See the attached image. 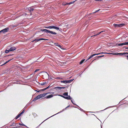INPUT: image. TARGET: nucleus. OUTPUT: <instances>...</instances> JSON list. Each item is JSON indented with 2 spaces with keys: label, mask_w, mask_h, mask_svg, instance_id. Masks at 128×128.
Here are the masks:
<instances>
[{
  "label": "nucleus",
  "mask_w": 128,
  "mask_h": 128,
  "mask_svg": "<svg viewBox=\"0 0 128 128\" xmlns=\"http://www.w3.org/2000/svg\"><path fill=\"white\" fill-rule=\"evenodd\" d=\"M40 31L42 32H44L47 33H50L52 34H56V33L55 32L50 30L46 29H41Z\"/></svg>",
  "instance_id": "f257e3e1"
},
{
  "label": "nucleus",
  "mask_w": 128,
  "mask_h": 128,
  "mask_svg": "<svg viewBox=\"0 0 128 128\" xmlns=\"http://www.w3.org/2000/svg\"><path fill=\"white\" fill-rule=\"evenodd\" d=\"M59 96H60L61 97H62V98H64L65 99H67V100H71L72 98L71 97H70V96H68L67 97H65L64 96L62 95H59Z\"/></svg>",
  "instance_id": "f03ea898"
},
{
  "label": "nucleus",
  "mask_w": 128,
  "mask_h": 128,
  "mask_svg": "<svg viewBox=\"0 0 128 128\" xmlns=\"http://www.w3.org/2000/svg\"><path fill=\"white\" fill-rule=\"evenodd\" d=\"M2 30L3 32V34H5L6 32H8L9 30V29L8 28H7Z\"/></svg>",
  "instance_id": "7ed1b4c3"
},
{
  "label": "nucleus",
  "mask_w": 128,
  "mask_h": 128,
  "mask_svg": "<svg viewBox=\"0 0 128 128\" xmlns=\"http://www.w3.org/2000/svg\"><path fill=\"white\" fill-rule=\"evenodd\" d=\"M128 45V42H125L122 43L118 44H116L117 45H118V46H122L123 45Z\"/></svg>",
  "instance_id": "20e7f679"
},
{
  "label": "nucleus",
  "mask_w": 128,
  "mask_h": 128,
  "mask_svg": "<svg viewBox=\"0 0 128 128\" xmlns=\"http://www.w3.org/2000/svg\"><path fill=\"white\" fill-rule=\"evenodd\" d=\"M34 6H33L29 8L28 9L30 12H32L34 10Z\"/></svg>",
  "instance_id": "39448f33"
},
{
  "label": "nucleus",
  "mask_w": 128,
  "mask_h": 128,
  "mask_svg": "<svg viewBox=\"0 0 128 128\" xmlns=\"http://www.w3.org/2000/svg\"><path fill=\"white\" fill-rule=\"evenodd\" d=\"M53 28L56 29L57 30H59L60 31H61L62 30V29L61 28L54 26H53Z\"/></svg>",
  "instance_id": "423d86ee"
},
{
  "label": "nucleus",
  "mask_w": 128,
  "mask_h": 128,
  "mask_svg": "<svg viewBox=\"0 0 128 128\" xmlns=\"http://www.w3.org/2000/svg\"><path fill=\"white\" fill-rule=\"evenodd\" d=\"M40 97L39 95L37 96L33 100V101H35L37 100L40 98Z\"/></svg>",
  "instance_id": "0eeeda50"
},
{
  "label": "nucleus",
  "mask_w": 128,
  "mask_h": 128,
  "mask_svg": "<svg viewBox=\"0 0 128 128\" xmlns=\"http://www.w3.org/2000/svg\"><path fill=\"white\" fill-rule=\"evenodd\" d=\"M16 49V47H14L11 48L9 49L10 51H13Z\"/></svg>",
  "instance_id": "6e6552de"
},
{
  "label": "nucleus",
  "mask_w": 128,
  "mask_h": 128,
  "mask_svg": "<svg viewBox=\"0 0 128 128\" xmlns=\"http://www.w3.org/2000/svg\"><path fill=\"white\" fill-rule=\"evenodd\" d=\"M75 1H72V2H70L68 3H67L66 4H64V5H68V4L70 5V4H72L74 3V2Z\"/></svg>",
  "instance_id": "1a4fd4ad"
},
{
  "label": "nucleus",
  "mask_w": 128,
  "mask_h": 128,
  "mask_svg": "<svg viewBox=\"0 0 128 128\" xmlns=\"http://www.w3.org/2000/svg\"><path fill=\"white\" fill-rule=\"evenodd\" d=\"M47 94V93H45L43 94H40L39 95L40 96V98H42V97L46 95Z\"/></svg>",
  "instance_id": "9d476101"
},
{
  "label": "nucleus",
  "mask_w": 128,
  "mask_h": 128,
  "mask_svg": "<svg viewBox=\"0 0 128 128\" xmlns=\"http://www.w3.org/2000/svg\"><path fill=\"white\" fill-rule=\"evenodd\" d=\"M44 28H47L48 29H51L52 28H53V26H45Z\"/></svg>",
  "instance_id": "9b49d317"
},
{
  "label": "nucleus",
  "mask_w": 128,
  "mask_h": 128,
  "mask_svg": "<svg viewBox=\"0 0 128 128\" xmlns=\"http://www.w3.org/2000/svg\"><path fill=\"white\" fill-rule=\"evenodd\" d=\"M125 25V24L124 23H122L119 24V27H122Z\"/></svg>",
  "instance_id": "f8f14e48"
},
{
  "label": "nucleus",
  "mask_w": 128,
  "mask_h": 128,
  "mask_svg": "<svg viewBox=\"0 0 128 128\" xmlns=\"http://www.w3.org/2000/svg\"><path fill=\"white\" fill-rule=\"evenodd\" d=\"M53 96L52 95H49L46 96V98H51L53 97Z\"/></svg>",
  "instance_id": "ddd939ff"
},
{
  "label": "nucleus",
  "mask_w": 128,
  "mask_h": 128,
  "mask_svg": "<svg viewBox=\"0 0 128 128\" xmlns=\"http://www.w3.org/2000/svg\"><path fill=\"white\" fill-rule=\"evenodd\" d=\"M74 79H72L70 80H67V83H71L72 81H73Z\"/></svg>",
  "instance_id": "4468645a"
},
{
  "label": "nucleus",
  "mask_w": 128,
  "mask_h": 128,
  "mask_svg": "<svg viewBox=\"0 0 128 128\" xmlns=\"http://www.w3.org/2000/svg\"><path fill=\"white\" fill-rule=\"evenodd\" d=\"M54 88L55 89H56V90H60L61 89V88L60 87H55Z\"/></svg>",
  "instance_id": "2eb2a0df"
},
{
  "label": "nucleus",
  "mask_w": 128,
  "mask_h": 128,
  "mask_svg": "<svg viewBox=\"0 0 128 128\" xmlns=\"http://www.w3.org/2000/svg\"><path fill=\"white\" fill-rule=\"evenodd\" d=\"M62 112V111H60V112H58L57 113V114H54V115H53V116H50V117H49V118H47V119H46V120H48V118H50V117H52V116H55V115H56V114H59V113H60V112Z\"/></svg>",
  "instance_id": "dca6fc26"
},
{
  "label": "nucleus",
  "mask_w": 128,
  "mask_h": 128,
  "mask_svg": "<svg viewBox=\"0 0 128 128\" xmlns=\"http://www.w3.org/2000/svg\"><path fill=\"white\" fill-rule=\"evenodd\" d=\"M38 83H39V85L42 86V85H44V84H45L46 83V82H43L41 84H40V83L39 82Z\"/></svg>",
  "instance_id": "f3484780"
},
{
  "label": "nucleus",
  "mask_w": 128,
  "mask_h": 128,
  "mask_svg": "<svg viewBox=\"0 0 128 128\" xmlns=\"http://www.w3.org/2000/svg\"><path fill=\"white\" fill-rule=\"evenodd\" d=\"M61 83H63L65 84H67V80L61 81H60Z\"/></svg>",
  "instance_id": "a211bd4d"
},
{
  "label": "nucleus",
  "mask_w": 128,
  "mask_h": 128,
  "mask_svg": "<svg viewBox=\"0 0 128 128\" xmlns=\"http://www.w3.org/2000/svg\"><path fill=\"white\" fill-rule=\"evenodd\" d=\"M13 59V58H12V59H11L8 60V61H6L5 63H4V64H2V65H1V66H2L4 65V64L7 63H8V62H9L11 60H12Z\"/></svg>",
  "instance_id": "6ab92c4d"
},
{
  "label": "nucleus",
  "mask_w": 128,
  "mask_h": 128,
  "mask_svg": "<svg viewBox=\"0 0 128 128\" xmlns=\"http://www.w3.org/2000/svg\"><path fill=\"white\" fill-rule=\"evenodd\" d=\"M21 115L19 114H18L17 116H16L15 117V119H17L18 118H19Z\"/></svg>",
  "instance_id": "aec40b11"
},
{
  "label": "nucleus",
  "mask_w": 128,
  "mask_h": 128,
  "mask_svg": "<svg viewBox=\"0 0 128 128\" xmlns=\"http://www.w3.org/2000/svg\"><path fill=\"white\" fill-rule=\"evenodd\" d=\"M100 10V9H99V10H96V11H95V12H92V13H90V14H89L88 15H89V16H90V14H94V13H96V12H98V11H99Z\"/></svg>",
  "instance_id": "412c9836"
},
{
  "label": "nucleus",
  "mask_w": 128,
  "mask_h": 128,
  "mask_svg": "<svg viewBox=\"0 0 128 128\" xmlns=\"http://www.w3.org/2000/svg\"><path fill=\"white\" fill-rule=\"evenodd\" d=\"M68 92H65L63 94V95L65 96H68Z\"/></svg>",
  "instance_id": "4be33fe9"
},
{
  "label": "nucleus",
  "mask_w": 128,
  "mask_h": 128,
  "mask_svg": "<svg viewBox=\"0 0 128 128\" xmlns=\"http://www.w3.org/2000/svg\"><path fill=\"white\" fill-rule=\"evenodd\" d=\"M40 41L41 40H48V39H46L43 38H39Z\"/></svg>",
  "instance_id": "5701e85b"
},
{
  "label": "nucleus",
  "mask_w": 128,
  "mask_h": 128,
  "mask_svg": "<svg viewBox=\"0 0 128 128\" xmlns=\"http://www.w3.org/2000/svg\"><path fill=\"white\" fill-rule=\"evenodd\" d=\"M85 60V59H83L80 62L79 64H82Z\"/></svg>",
  "instance_id": "b1692460"
},
{
  "label": "nucleus",
  "mask_w": 128,
  "mask_h": 128,
  "mask_svg": "<svg viewBox=\"0 0 128 128\" xmlns=\"http://www.w3.org/2000/svg\"><path fill=\"white\" fill-rule=\"evenodd\" d=\"M112 54L114 55H121V53H112Z\"/></svg>",
  "instance_id": "393cba45"
},
{
  "label": "nucleus",
  "mask_w": 128,
  "mask_h": 128,
  "mask_svg": "<svg viewBox=\"0 0 128 128\" xmlns=\"http://www.w3.org/2000/svg\"><path fill=\"white\" fill-rule=\"evenodd\" d=\"M39 39H36L35 40H33V42L35 41L36 42H37L39 41Z\"/></svg>",
  "instance_id": "a878e982"
},
{
  "label": "nucleus",
  "mask_w": 128,
  "mask_h": 128,
  "mask_svg": "<svg viewBox=\"0 0 128 128\" xmlns=\"http://www.w3.org/2000/svg\"><path fill=\"white\" fill-rule=\"evenodd\" d=\"M10 52V50L9 49L8 50H6L5 51V52L6 53H8V52Z\"/></svg>",
  "instance_id": "bb28decb"
},
{
  "label": "nucleus",
  "mask_w": 128,
  "mask_h": 128,
  "mask_svg": "<svg viewBox=\"0 0 128 128\" xmlns=\"http://www.w3.org/2000/svg\"><path fill=\"white\" fill-rule=\"evenodd\" d=\"M114 26L115 27H119V24H114Z\"/></svg>",
  "instance_id": "cd10ccee"
},
{
  "label": "nucleus",
  "mask_w": 128,
  "mask_h": 128,
  "mask_svg": "<svg viewBox=\"0 0 128 128\" xmlns=\"http://www.w3.org/2000/svg\"><path fill=\"white\" fill-rule=\"evenodd\" d=\"M93 56H94V55H93V54L91 55L87 59V60L89 59H90L92 58Z\"/></svg>",
  "instance_id": "c85d7f7f"
},
{
  "label": "nucleus",
  "mask_w": 128,
  "mask_h": 128,
  "mask_svg": "<svg viewBox=\"0 0 128 128\" xmlns=\"http://www.w3.org/2000/svg\"><path fill=\"white\" fill-rule=\"evenodd\" d=\"M24 112H25V110H23L22 111L20 114L21 115L22 114H23L24 113Z\"/></svg>",
  "instance_id": "c756f323"
},
{
  "label": "nucleus",
  "mask_w": 128,
  "mask_h": 128,
  "mask_svg": "<svg viewBox=\"0 0 128 128\" xmlns=\"http://www.w3.org/2000/svg\"><path fill=\"white\" fill-rule=\"evenodd\" d=\"M121 55L128 54V52H124L123 53H121Z\"/></svg>",
  "instance_id": "7c9ffc66"
},
{
  "label": "nucleus",
  "mask_w": 128,
  "mask_h": 128,
  "mask_svg": "<svg viewBox=\"0 0 128 128\" xmlns=\"http://www.w3.org/2000/svg\"><path fill=\"white\" fill-rule=\"evenodd\" d=\"M19 124L20 126H26V125H24V124L23 123H19Z\"/></svg>",
  "instance_id": "2f4dec72"
},
{
  "label": "nucleus",
  "mask_w": 128,
  "mask_h": 128,
  "mask_svg": "<svg viewBox=\"0 0 128 128\" xmlns=\"http://www.w3.org/2000/svg\"><path fill=\"white\" fill-rule=\"evenodd\" d=\"M77 106L80 108L79 110H80L82 111H84L79 106Z\"/></svg>",
  "instance_id": "473e14b6"
},
{
  "label": "nucleus",
  "mask_w": 128,
  "mask_h": 128,
  "mask_svg": "<svg viewBox=\"0 0 128 128\" xmlns=\"http://www.w3.org/2000/svg\"><path fill=\"white\" fill-rule=\"evenodd\" d=\"M54 45L56 46H58V43H54Z\"/></svg>",
  "instance_id": "72a5a7b5"
},
{
  "label": "nucleus",
  "mask_w": 128,
  "mask_h": 128,
  "mask_svg": "<svg viewBox=\"0 0 128 128\" xmlns=\"http://www.w3.org/2000/svg\"><path fill=\"white\" fill-rule=\"evenodd\" d=\"M97 35H97V34H94V35H93V36H91V37H93V36H97Z\"/></svg>",
  "instance_id": "f704fd0d"
},
{
  "label": "nucleus",
  "mask_w": 128,
  "mask_h": 128,
  "mask_svg": "<svg viewBox=\"0 0 128 128\" xmlns=\"http://www.w3.org/2000/svg\"><path fill=\"white\" fill-rule=\"evenodd\" d=\"M33 115L34 116H36V114L35 113H33Z\"/></svg>",
  "instance_id": "c9c22d12"
},
{
  "label": "nucleus",
  "mask_w": 128,
  "mask_h": 128,
  "mask_svg": "<svg viewBox=\"0 0 128 128\" xmlns=\"http://www.w3.org/2000/svg\"><path fill=\"white\" fill-rule=\"evenodd\" d=\"M104 56V55H102V56H97V57H98V58H100V57H103Z\"/></svg>",
  "instance_id": "e433bc0d"
},
{
  "label": "nucleus",
  "mask_w": 128,
  "mask_h": 128,
  "mask_svg": "<svg viewBox=\"0 0 128 128\" xmlns=\"http://www.w3.org/2000/svg\"><path fill=\"white\" fill-rule=\"evenodd\" d=\"M45 90V88H44L43 89H41V90H40V91H44Z\"/></svg>",
  "instance_id": "4c0bfd02"
},
{
  "label": "nucleus",
  "mask_w": 128,
  "mask_h": 128,
  "mask_svg": "<svg viewBox=\"0 0 128 128\" xmlns=\"http://www.w3.org/2000/svg\"><path fill=\"white\" fill-rule=\"evenodd\" d=\"M39 70V69H36V70H35V71H34V72H37V71H38V70Z\"/></svg>",
  "instance_id": "58836bf2"
},
{
  "label": "nucleus",
  "mask_w": 128,
  "mask_h": 128,
  "mask_svg": "<svg viewBox=\"0 0 128 128\" xmlns=\"http://www.w3.org/2000/svg\"><path fill=\"white\" fill-rule=\"evenodd\" d=\"M58 46V47L60 48H61V46L60 45V44H58V46Z\"/></svg>",
  "instance_id": "ea45409f"
},
{
  "label": "nucleus",
  "mask_w": 128,
  "mask_h": 128,
  "mask_svg": "<svg viewBox=\"0 0 128 128\" xmlns=\"http://www.w3.org/2000/svg\"><path fill=\"white\" fill-rule=\"evenodd\" d=\"M71 101L72 102V103L73 104H75V105H77L76 104H74V103L73 102V101H72V100H71Z\"/></svg>",
  "instance_id": "a19ab883"
},
{
  "label": "nucleus",
  "mask_w": 128,
  "mask_h": 128,
  "mask_svg": "<svg viewBox=\"0 0 128 128\" xmlns=\"http://www.w3.org/2000/svg\"><path fill=\"white\" fill-rule=\"evenodd\" d=\"M106 52H101L100 53V54H106Z\"/></svg>",
  "instance_id": "79ce46f5"
},
{
  "label": "nucleus",
  "mask_w": 128,
  "mask_h": 128,
  "mask_svg": "<svg viewBox=\"0 0 128 128\" xmlns=\"http://www.w3.org/2000/svg\"><path fill=\"white\" fill-rule=\"evenodd\" d=\"M0 32H1V33H2L3 34V30H1L0 31Z\"/></svg>",
  "instance_id": "37998d69"
},
{
  "label": "nucleus",
  "mask_w": 128,
  "mask_h": 128,
  "mask_svg": "<svg viewBox=\"0 0 128 128\" xmlns=\"http://www.w3.org/2000/svg\"><path fill=\"white\" fill-rule=\"evenodd\" d=\"M101 32H99L98 33H97V35H98L100 34Z\"/></svg>",
  "instance_id": "c03bdc74"
},
{
  "label": "nucleus",
  "mask_w": 128,
  "mask_h": 128,
  "mask_svg": "<svg viewBox=\"0 0 128 128\" xmlns=\"http://www.w3.org/2000/svg\"><path fill=\"white\" fill-rule=\"evenodd\" d=\"M35 91L36 92H40V90H39V91H38L36 90Z\"/></svg>",
  "instance_id": "a18cd8bd"
},
{
  "label": "nucleus",
  "mask_w": 128,
  "mask_h": 128,
  "mask_svg": "<svg viewBox=\"0 0 128 128\" xmlns=\"http://www.w3.org/2000/svg\"><path fill=\"white\" fill-rule=\"evenodd\" d=\"M106 54H112V53H106Z\"/></svg>",
  "instance_id": "49530a36"
},
{
  "label": "nucleus",
  "mask_w": 128,
  "mask_h": 128,
  "mask_svg": "<svg viewBox=\"0 0 128 128\" xmlns=\"http://www.w3.org/2000/svg\"><path fill=\"white\" fill-rule=\"evenodd\" d=\"M108 107L107 108H105V109L104 110H101V111H103V110H106V109H108Z\"/></svg>",
  "instance_id": "de8ad7c7"
},
{
  "label": "nucleus",
  "mask_w": 128,
  "mask_h": 128,
  "mask_svg": "<svg viewBox=\"0 0 128 128\" xmlns=\"http://www.w3.org/2000/svg\"><path fill=\"white\" fill-rule=\"evenodd\" d=\"M65 88V87H61V89L62 88Z\"/></svg>",
  "instance_id": "09e8293b"
},
{
  "label": "nucleus",
  "mask_w": 128,
  "mask_h": 128,
  "mask_svg": "<svg viewBox=\"0 0 128 128\" xmlns=\"http://www.w3.org/2000/svg\"><path fill=\"white\" fill-rule=\"evenodd\" d=\"M46 74L49 77V75L46 72Z\"/></svg>",
  "instance_id": "8fccbe9b"
},
{
  "label": "nucleus",
  "mask_w": 128,
  "mask_h": 128,
  "mask_svg": "<svg viewBox=\"0 0 128 128\" xmlns=\"http://www.w3.org/2000/svg\"><path fill=\"white\" fill-rule=\"evenodd\" d=\"M93 55H94V56H95L96 55H97V54H93Z\"/></svg>",
  "instance_id": "3c124183"
},
{
  "label": "nucleus",
  "mask_w": 128,
  "mask_h": 128,
  "mask_svg": "<svg viewBox=\"0 0 128 128\" xmlns=\"http://www.w3.org/2000/svg\"><path fill=\"white\" fill-rule=\"evenodd\" d=\"M93 55H94V56H95L96 55H97V54H93Z\"/></svg>",
  "instance_id": "603ef678"
},
{
  "label": "nucleus",
  "mask_w": 128,
  "mask_h": 128,
  "mask_svg": "<svg viewBox=\"0 0 128 128\" xmlns=\"http://www.w3.org/2000/svg\"><path fill=\"white\" fill-rule=\"evenodd\" d=\"M126 56L127 57V60H128V55H127V56Z\"/></svg>",
  "instance_id": "864d4df0"
},
{
  "label": "nucleus",
  "mask_w": 128,
  "mask_h": 128,
  "mask_svg": "<svg viewBox=\"0 0 128 128\" xmlns=\"http://www.w3.org/2000/svg\"><path fill=\"white\" fill-rule=\"evenodd\" d=\"M70 106V105H69V106H67L65 108V109H66V108H68V107L69 106Z\"/></svg>",
  "instance_id": "5fc2aeb1"
},
{
  "label": "nucleus",
  "mask_w": 128,
  "mask_h": 128,
  "mask_svg": "<svg viewBox=\"0 0 128 128\" xmlns=\"http://www.w3.org/2000/svg\"><path fill=\"white\" fill-rule=\"evenodd\" d=\"M45 88V90L48 89V88H47V87L46 88Z\"/></svg>",
  "instance_id": "6e6d98bb"
},
{
  "label": "nucleus",
  "mask_w": 128,
  "mask_h": 128,
  "mask_svg": "<svg viewBox=\"0 0 128 128\" xmlns=\"http://www.w3.org/2000/svg\"><path fill=\"white\" fill-rule=\"evenodd\" d=\"M105 32L104 31H102L101 32Z\"/></svg>",
  "instance_id": "4d7b16f0"
},
{
  "label": "nucleus",
  "mask_w": 128,
  "mask_h": 128,
  "mask_svg": "<svg viewBox=\"0 0 128 128\" xmlns=\"http://www.w3.org/2000/svg\"><path fill=\"white\" fill-rule=\"evenodd\" d=\"M100 54V53H98V54H97V55H98V54Z\"/></svg>",
  "instance_id": "13d9d810"
},
{
  "label": "nucleus",
  "mask_w": 128,
  "mask_h": 128,
  "mask_svg": "<svg viewBox=\"0 0 128 128\" xmlns=\"http://www.w3.org/2000/svg\"><path fill=\"white\" fill-rule=\"evenodd\" d=\"M26 126V127H27V128H28V127H27V126H26H26Z\"/></svg>",
  "instance_id": "bf43d9fd"
},
{
  "label": "nucleus",
  "mask_w": 128,
  "mask_h": 128,
  "mask_svg": "<svg viewBox=\"0 0 128 128\" xmlns=\"http://www.w3.org/2000/svg\"><path fill=\"white\" fill-rule=\"evenodd\" d=\"M126 49H128V48H126Z\"/></svg>",
  "instance_id": "052dcab7"
},
{
  "label": "nucleus",
  "mask_w": 128,
  "mask_h": 128,
  "mask_svg": "<svg viewBox=\"0 0 128 128\" xmlns=\"http://www.w3.org/2000/svg\"><path fill=\"white\" fill-rule=\"evenodd\" d=\"M12 55L11 54H10L9 55V56H11Z\"/></svg>",
  "instance_id": "680f3d73"
},
{
  "label": "nucleus",
  "mask_w": 128,
  "mask_h": 128,
  "mask_svg": "<svg viewBox=\"0 0 128 128\" xmlns=\"http://www.w3.org/2000/svg\"><path fill=\"white\" fill-rule=\"evenodd\" d=\"M43 122H42V123H41V124H40L39 125H40V124H42V123Z\"/></svg>",
  "instance_id": "e2e57ef3"
},
{
  "label": "nucleus",
  "mask_w": 128,
  "mask_h": 128,
  "mask_svg": "<svg viewBox=\"0 0 128 128\" xmlns=\"http://www.w3.org/2000/svg\"><path fill=\"white\" fill-rule=\"evenodd\" d=\"M47 88H49L48 86V87H47Z\"/></svg>",
  "instance_id": "0e129e2a"
},
{
  "label": "nucleus",
  "mask_w": 128,
  "mask_h": 128,
  "mask_svg": "<svg viewBox=\"0 0 128 128\" xmlns=\"http://www.w3.org/2000/svg\"><path fill=\"white\" fill-rule=\"evenodd\" d=\"M50 86H48V87L49 88V87H50Z\"/></svg>",
  "instance_id": "69168bd1"
},
{
  "label": "nucleus",
  "mask_w": 128,
  "mask_h": 128,
  "mask_svg": "<svg viewBox=\"0 0 128 128\" xmlns=\"http://www.w3.org/2000/svg\"><path fill=\"white\" fill-rule=\"evenodd\" d=\"M16 127H14L13 128H16Z\"/></svg>",
  "instance_id": "338daca9"
},
{
  "label": "nucleus",
  "mask_w": 128,
  "mask_h": 128,
  "mask_svg": "<svg viewBox=\"0 0 128 128\" xmlns=\"http://www.w3.org/2000/svg\"><path fill=\"white\" fill-rule=\"evenodd\" d=\"M75 107V108H76V106H75V107Z\"/></svg>",
  "instance_id": "774afa93"
}]
</instances>
